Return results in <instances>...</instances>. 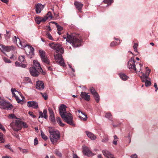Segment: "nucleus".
I'll return each mask as SVG.
<instances>
[{"label":"nucleus","mask_w":158,"mask_h":158,"mask_svg":"<svg viewBox=\"0 0 158 158\" xmlns=\"http://www.w3.org/2000/svg\"><path fill=\"white\" fill-rule=\"evenodd\" d=\"M63 38L66 39L67 42L72 43V45L74 47H78L81 45L82 38L79 35L77 36L75 33H72L69 34L67 33L66 36H63Z\"/></svg>","instance_id":"f257e3e1"},{"label":"nucleus","mask_w":158,"mask_h":158,"mask_svg":"<svg viewBox=\"0 0 158 158\" xmlns=\"http://www.w3.org/2000/svg\"><path fill=\"white\" fill-rule=\"evenodd\" d=\"M66 106L62 104L59 108V112L61 118L68 124L73 126L74 124L73 122V118L71 114L66 112Z\"/></svg>","instance_id":"f03ea898"},{"label":"nucleus","mask_w":158,"mask_h":158,"mask_svg":"<svg viewBox=\"0 0 158 158\" xmlns=\"http://www.w3.org/2000/svg\"><path fill=\"white\" fill-rule=\"evenodd\" d=\"M143 64L141 63H139L138 62H136L134 60L131 58L128 62V67L129 69H132L137 73L138 72H140L141 70V68Z\"/></svg>","instance_id":"7ed1b4c3"},{"label":"nucleus","mask_w":158,"mask_h":158,"mask_svg":"<svg viewBox=\"0 0 158 158\" xmlns=\"http://www.w3.org/2000/svg\"><path fill=\"white\" fill-rule=\"evenodd\" d=\"M49 132L50 134V140L53 143L56 142L60 139V133L56 129H49Z\"/></svg>","instance_id":"20e7f679"},{"label":"nucleus","mask_w":158,"mask_h":158,"mask_svg":"<svg viewBox=\"0 0 158 158\" xmlns=\"http://www.w3.org/2000/svg\"><path fill=\"white\" fill-rule=\"evenodd\" d=\"M39 55L43 64L46 65H50V62L46 52L44 51L39 50Z\"/></svg>","instance_id":"39448f33"},{"label":"nucleus","mask_w":158,"mask_h":158,"mask_svg":"<svg viewBox=\"0 0 158 158\" xmlns=\"http://www.w3.org/2000/svg\"><path fill=\"white\" fill-rule=\"evenodd\" d=\"M49 45L52 49L56 50L57 51L60 52L62 54L64 52L63 48L61 47V45L59 44H57L55 42L50 43L49 44Z\"/></svg>","instance_id":"423d86ee"},{"label":"nucleus","mask_w":158,"mask_h":158,"mask_svg":"<svg viewBox=\"0 0 158 158\" xmlns=\"http://www.w3.org/2000/svg\"><path fill=\"white\" fill-rule=\"evenodd\" d=\"M54 56L55 60L56 62L58 63V64L61 66H65L64 61L62 58L61 54L56 52V53L54 54Z\"/></svg>","instance_id":"0eeeda50"},{"label":"nucleus","mask_w":158,"mask_h":158,"mask_svg":"<svg viewBox=\"0 0 158 158\" xmlns=\"http://www.w3.org/2000/svg\"><path fill=\"white\" fill-rule=\"evenodd\" d=\"M13 105L10 104L8 102H6L3 99L0 100V108L4 109L11 110L13 108Z\"/></svg>","instance_id":"6e6552de"},{"label":"nucleus","mask_w":158,"mask_h":158,"mask_svg":"<svg viewBox=\"0 0 158 158\" xmlns=\"http://www.w3.org/2000/svg\"><path fill=\"white\" fill-rule=\"evenodd\" d=\"M14 124L15 125L18 127H23L24 128H27L28 127V125L26 123L19 120H16L14 123H12L10 124L11 126H12Z\"/></svg>","instance_id":"1a4fd4ad"},{"label":"nucleus","mask_w":158,"mask_h":158,"mask_svg":"<svg viewBox=\"0 0 158 158\" xmlns=\"http://www.w3.org/2000/svg\"><path fill=\"white\" fill-rule=\"evenodd\" d=\"M14 48V46H5L3 44L0 45V50L3 52L4 51L9 52L11 49L13 50Z\"/></svg>","instance_id":"9d476101"},{"label":"nucleus","mask_w":158,"mask_h":158,"mask_svg":"<svg viewBox=\"0 0 158 158\" xmlns=\"http://www.w3.org/2000/svg\"><path fill=\"white\" fill-rule=\"evenodd\" d=\"M30 72L32 76L34 77H37L39 75L40 71L35 66L31 67L30 68Z\"/></svg>","instance_id":"9b49d317"},{"label":"nucleus","mask_w":158,"mask_h":158,"mask_svg":"<svg viewBox=\"0 0 158 158\" xmlns=\"http://www.w3.org/2000/svg\"><path fill=\"white\" fill-rule=\"evenodd\" d=\"M89 93H86L85 92H81V93L80 96L81 97L80 98L81 99L83 98L86 101H89L90 100V96L88 95Z\"/></svg>","instance_id":"f8f14e48"},{"label":"nucleus","mask_w":158,"mask_h":158,"mask_svg":"<svg viewBox=\"0 0 158 158\" xmlns=\"http://www.w3.org/2000/svg\"><path fill=\"white\" fill-rule=\"evenodd\" d=\"M83 152L84 154L87 156H90L91 154V152L89 148L86 146H83Z\"/></svg>","instance_id":"ddd939ff"},{"label":"nucleus","mask_w":158,"mask_h":158,"mask_svg":"<svg viewBox=\"0 0 158 158\" xmlns=\"http://www.w3.org/2000/svg\"><path fill=\"white\" fill-rule=\"evenodd\" d=\"M27 106L29 107H32L36 109L38 107V103L35 101H29L27 102Z\"/></svg>","instance_id":"4468645a"},{"label":"nucleus","mask_w":158,"mask_h":158,"mask_svg":"<svg viewBox=\"0 0 158 158\" xmlns=\"http://www.w3.org/2000/svg\"><path fill=\"white\" fill-rule=\"evenodd\" d=\"M35 11L37 14L40 13L44 8V6L41 4L38 3L35 5Z\"/></svg>","instance_id":"2eb2a0df"},{"label":"nucleus","mask_w":158,"mask_h":158,"mask_svg":"<svg viewBox=\"0 0 158 158\" xmlns=\"http://www.w3.org/2000/svg\"><path fill=\"white\" fill-rule=\"evenodd\" d=\"M44 88V84L42 81H38L36 82V88L39 90H41Z\"/></svg>","instance_id":"dca6fc26"},{"label":"nucleus","mask_w":158,"mask_h":158,"mask_svg":"<svg viewBox=\"0 0 158 158\" xmlns=\"http://www.w3.org/2000/svg\"><path fill=\"white\" fill-rule=\"evenodd\" d=\"M33 64H34V65L33 66H35L40 71V72L42 71V74L43 75H44L45 73L44 72L41 67L40 66V63L36 60H34L33 61Z\"/></svg>","instance_id":"f3484780"},{"label":"nucleus","mask_w":158,"mask_h":158,"mask_svg":"<svg viewBox=\"0 0 158 158\" xmlns=\"http://www.w3.org/2000/svg\"><path fill=\"white\" fill-rule=\"evenodd\" d=\"M74 4L76 8L79 11L81 12L82 8L83 6V4L77 1L75 2Z\"/></svg>","instance_id":"a211bd4d"},{"label":"nucleus","mask_w":158,"mask_h":158,"mask_svg":"<svg viewBox=\"0 0 158 158\" xmlns=\"http://www.w3.org/2000/svg\"><path fill=\"white\" fill-rule=\"evenodd\" d=\"M14 39H15L16 42H17V41L19 42V44L22 48L26 47L28 45L24 43H22V42L20 41V39L19 38L17 37L16 36H14Z\"/></svg>","instance_id":"6ab92c4d"},{"label":"nucleus","mask_w":158,"mask_h":158,"mask_svg":"<svg viewBox=\"0 0 158 158\" xmlns=\"http://www.w3.org/2000/svg\"><path fill=\"white\" fill-rule=\"evenodd\" d=\"M47 112V110L46 109H45L44 110L43 113L42 111H40V116L39 118L44 117L45 118L47 119L48 118Z\"/></svg>","instance_id":"aec40b11"},{"label":"nucleus","mask_w":158,"mask_h":158,"mask_svg":"<svg viewBox=\"0 0 158 158\" xmlns=\"http://www.w3.org/2000/svg\"><path fill=\"white\" fill-rule=\"evenodd\" d=\"M119 76L120 78L123 81H126L128 80L129 77L127 76L126 74L123 73H120L119 74Z\"/></svg>","instance_id":"412c9836"},{"label":"nucleus","mask_w":158,"mask_h":158,"mask_svg":"<svg viewBox=\"0 0 158 158\" xmlns=\"http://www.w3.org/2000/svg\"><path fill=\"white\" fill-rule=\"evenodd\" d=\"M86 133L87 136L92 140H94L96 139V136L92 133L86 131Z\"/></svg>","instance_id":"4be33fe9"},{"label":"nucleus","mask_w":158,"mask_h":158,"mask_svg":"<svg viewBox=\"0 0 158 158\" xmlns=\"http://www.w3.org/2000/svg\"><path fill=\"white\" fill-rule=\"evenodd\" d=\"M81 113L82 114L83 116H81L80 115H79L78 117L80 118V119L83 121H86L87 120V115L85 114H84L82 112H81Z\"/></svg>","instance_id":"5701e85b"},{"label":"nucleus","mask_w":158,"mask_h":158,"mask_svg":"<svg viewBox=\"0 0 158 158\" xmlns=\"http://www.w3.org/2000/svg\"><path fill=\"white\" fill-rule=\"evenodd\" d=\"M102 152L103 154L106 158L108 157V156L111 153L110 152L106 150H102Z\"/></svg>","instance_id":"b1692460"},{"label":"nucleus","mask_w":158,"mask_h":158,"mask_svg":"<svg viewBox=\"0 0 158 158\" xmlns=\"http://www.w3.org/2000/svg\"><path fill=\"white\" fill-rule=\"evenodd\" d=\"M96 102L98 103L100 100L99 96L98 93L93 95Z\"/></svg>","instance_id":"393cba45"},{"label":"nucleus","mask_w":158,"mask_h":158,"mask_svg":"<svg viewBox=\"0 0 158 158\" xmlns=\"http://www.w3.org/2000/svg\"><path fill=\"white\" fill-rule=\"evenodd\" d=\"M141 73H142V76L140 77L142 81L144 80H144H147V79L148 78L149 75L146 74H144L142 72H141Z\"/></svg>","instance_id":"a878e982"},{"label":"nucleus","mask_w":158,"mask_h":158,"mask_svg":"<svg viewBox=\"0 0 158 158\" xmlns=\"http://www.w3.org/2000/svg\"><path fill=\"white\" fill-rule=\"evenodd\" d=\"M56 121L59 124V125L62 127H63L64 126V124L63 123H62L61 122V118L60 117H56Z\"/></svg>","instance_id":"bb28decb"},{"label":"nucleus","mask_w":158,"mask_h":158,"mask_svg":"<svg viewBox=\"0 0 158 158\" xmlns=\"http://www.w3.org/2000/svg\"><path fill=\"white\" fill-rule=\"evenodd\" d=\"M103 2L104 3L107 4V6L111 5V4L113 2V0H103Z\"/></svg>","instance_id":"cd10ccee"},{"label":"nucleus","mask_w":158,"mask_h":158,"mask_svg":"<svg viewBox=\"0 0 158 158\" xmlns=\"http://www.w3.org/2000/svg\"><path fill=\"white\" fill-rule=\"evenodd\" d=\"M25 56H19V60L22 63H24V61H25Z\"/></svg>","instance_id":"c85d7f7f"},{"label":"nucleus","mask_w":158,"mask_h":158,"mask_svg":"<svg viewBox=\"0 0 158 158\" xmlns=\"http://www.w3.org/2000/svg\"><path fill=\"white\" fill-rule=\"evenodd\" d=\"M11 91L12 92L13 96L14 97H15V96H17L15 92H16V94L17 93L19 94V92L18 91L16 90L15 89L12 88L11 89Z\"/></svg>","instance_id":"c756f323"},{"label":"nucleus","mask_w":158,"mask_h":158,"mask_svg":"<svg viewBox=\"0 0 158 158\" xmlns=\"http://www.w3.org/2000/svg\"><path fill=\"white\" fill-rule=\"evenodd\" d=\"M142 81L145 82V85L146 86H150L151 84V82L147 80H142Z\"/></svg>","instance_id":"7c9ffc66"},{"label":"nucleus","mask_w":158,"mask_h":158,"mask_svg":"<svg viewBox=\"0 0 158 158\" xmlns=\"http://www.w3.org/2000/svg\"><path fill=\"white\" fill-rule=\"evenodd\" d=\"M114 139L113 142L114 144L116 145L117 144V141H118V138L116 135H114Z\"/></svg>","instance_id":"2f4dec72"},{"label":"nucleus","mask_w":158,"mask_h":158,"mask_svg":"<svg viewBox=\"0 0 158 158\" xmlns=\"http://www.w3.org/2000/svg\"><path fill=\"white\" fill-rule=\"evenodd\" d=\"M116 121L112 120V124L113 126V127L114 128L118 127L119 126L120 124V123L117 124L116 123Z\"/></svg>","instance_id":"473e14b6"},{"label":"nucleus","mask_w":158,"mask_h":158,"mask_svg":"<svg viewBox=\"0 0 158 158\" xmlns=\"http://www.w3.org/2000/svg\"><path fill=\"white\" fill-rule=\"evenodd\" d=\"M28 48L29 49L30 52L29 53H32L33 54V53L34 51V48L32 47V46H31L30 45H27Z\"/></svg>","instance_id":"72a5a7b5"},{"label":"nucleus","mask_w":158,"mask_h":158,"mask_svg":"<svg viewBox=\"0 0 158 158\" xmlns=\"http://www.w3.org/2000/svg\"><path fill=\"white\" fill-rule=\"evenodd\" d=\"M41 135L42 138L44 140H47L48 139L47 137L44 134L42 130H41Z\"/></svg>","instance_id":"f704fd0d"},{"label":"nucleus","mask_w":158,"mask_h":158,"mask_svg":"<svg viewBox=\"0 0 158 158\" xmlns=\"http://www.w3.org/2000/svg\"><path fill=\"white\" fill-rule=\"evenodd\" d=\"M46 37L47 38H48L49 40H53V38L50 33L48 32H47L46 34Z\"/></svg>","instance_id":"c9c22d12"},{"label":"nucleus","mask_w":158,"mask_h":158,"mask_svg":"<svg viewBox=\"0 0 158 158\" xmlns=\"http://www.w3.org/2000/svg\"><path fill=\"white\" fill-rule=\"evenodd\" d=\"M50 119L52 122L53 123L55 122V119L54 117V115H50Z\"/></svg>","instance_id":"e433bc0d"},{"label":"nucleus","mask_w":158,"mask_h":158,"mask_svg":"<svg viewBox=\"0 0 158 158\" xmlns=\"http://www.w3.org/2000/svg\"><path fill=\"white\" fill-rule=\"evenodd\" d=\"M105 116L106 117L110 119V120H111L112 119V115L110 113H106Z\"/></svg>","instance_id":"4c0bfd02"},{"label":"nucleus","mask_w":158,"mask_h":158,"mask_svg":"<svg viewBox=\"0 0 158 158\" xmlns=\"http://www.w3.org/2000/svg\"><path fill=\"white\" fill-rule=\"evenodd\" d=\"M89 89L91 93L93 95L97 93L93 87H90Z\"/></svg>","instance_id":"58836bf2"},{"label":"nucleus","mask_w":158,"mask_h":158,"mask_svg":"<svg viewBox=\"0 0 158 158\" xmlns=\"http://www.w3.org/2000/svg\"><path fill=\"white\" fill-rule=\"evenodd\" d=\"M4 142V140L3 138L2 134L0 133V143H3Z\"/></svg>","instance_id":"ea45409f"},{"label":"nucleus","mask_w":158,"mask_h":158,"mask_svg":"<svg viewBox=\"0 0 158 158\" xmlns=\"http://www.w3.org/2000/svg\"><path fill=\"white\" fill-rule=\"evenodd\" d=\"M40 93L41 94L43 97L44 99L45 100H46L48 99V96L46 93L44 94L40 92Z\"/></svg>","instance_id":"a19ab883"},{"label":"nucleus","mask_w":158,"mask_h":158,"mask_svg":"<svg viewBox=\"0 0 158 158\" xmlns=\"http://www.w3.org/2000/svg\"><path fill=\"white\" fill-rule=\"evenodd\" d=\"M46 16L48 18V19H52V13H51V12H50V11L48 12V13H47Z\"/></svg>","instance_id":"79ce46f5"},{"label":"nucleus","mask_w":158,"mask_h":158,"mask_svg":"<svg viewBox=\"0 0 158 158\" xmlns=\"http://www.w3.org/2000/svg\"><path fill=\"white\" fill-rule=\"evenodd\" d=\"M48 19L46 16H45L44 18L40 17L41 23H44Z\"/></svg>","instance_id":"37998d69"},{"label":"nucleus","mask_w":158,"mask_h":158,"mask_svg":"<svg viewBox=\"0 0 158 158\" xmlns=\"http://www.w3.org/2000/svg\"><path fill=\"white\" fill-rule=\"evenodd\" d=\"M35 21L37 24H39L41 23L40 17H36L35 18Z\"/></svg>","instance_id":"c03bdc74"},{"label":"nucleus","mask_w":158,"mask_h":158,"mask_svg":"<svg viewBox=\"0 0 158 158\" xmlns=\"http://www.w3.org/2000/svg\"><path fill=\"white\" fill-rule=\"evenodd\" d=\"M15 98L18 103L22 104V100H20L18 96H15Z\"/></svg>","instance_id":"a18cd8bd"},{"label":"nucleus","mask_w":158,"mask_h":158,"mask_svg":"<svg viewBox=\"0 0 158 158\" xmlns=\"http://www.w3.org/2000/svg\"><path fill=\"white\" fill-rule=\"evenodd\" d=\"M55 152L57 156H59V157H61V153L58 150H55Z\"/></svg>","instance_id":"49530a36"},{"label":"nucleus","mask_w":158,"mask_h":158,"mask_svg":"<svg viewBox=\"0 0 158 158\" xmlns=\"http://www.w3.org/2000/svg\"><path fill=\"white\" fill-rule=\"evenodd\" d=\"M3 60L6 63H10L11 62V61L9 59L5 57L3 58Z\"/></svg>","instance_id":"de8ad7c7"},{"label":"nucleus","mask_w":158,"mask_h":158,"mask_svg":"<svg viewBox=\"0 0 158 158\" xmlns=\"http://www.w3.org/2000/svg\"><path fill=\"white\" fill-rule=\"evenodd\" d=\"M48 70L51 71H53V68L52 66V64H50V65H46Z\"/></svg>","instance_id":"09e8293b"},{"label":"nucleus","mask_w":158,"mask_h":158,"mask_svg":"<svg viewBox=\"0 0 158 158\" xmlns=\"http://www.w3.org/2000/svg\"><path fill=\"white\" fill-rule=\"evenodd\" d=\"M48 110L49 113L50 114V115L54 114V113L53 112V111L52 109L51 108L49 107L48 108Z\"/></svg>","instance_id":"8fccbe9b"},{"label":"nucleus","mask_w":158,"mask_h":158,"mask_svg":"<svg viewBox=\"0 0 158 158\" xmlns=\"http://www.w3.org/2000/svg\"><path fill=\"white\" fill-rule=\"evenodd\" d=\"M118 44H117V42H116L113 41V42H112L110 43V46L111 47H114V46H116V45H117Z\"/></svg>","instance_id":"3c124183"},{"label":"nucleus","mask_w":158,"mask_h":158,"mask_svg":"<svg viewBox=\"0 0 158 158\" xmlns=\"http://www.w3.org/2000/svg\"><path fill=\"white\" fill-rule=\"evenodd\" d=\"M5 147L6 148H8V149H10V151H12V152L13 151V150L12 149V148H11L10 145L7 144V145H5Z\"/></svg>","instance_id":"603ef678"},{"label":"nucleus","mask_w":158,"mask_h":158,"mask_svg":"<svg viewBox=\"0 0 158 158\" xmlns=\"http://www.w3.org/2000/svg\"><path fill=\"white\" fill-rule=\"evenodd\" d=\"M56 27L57 28L58 31H61L63 29V27L59 25L58 26H57V27Z\"/></svg>","instance_id":"864d4df0"},{"label":"nucleus","mask_w":158,"mask_h":158,"mask_svg":"<svg viewBox=\"0 0 158 158\" xmlns=\"http://www.w3.org/2000/svg\"><path fill=\"white\" fill-rule=\"evenodd\" d=\"M28 114L32 117H33L34 118L35 117V116L34 115L33 113L31 111H29Z\"/></svg>","instance_id":"5fc2aeb1"},{"label":"nucleus","mask_w":158,"mask_h":158,"mask_svg":"<svg viewBox=\"0 0 158 158\" xmlns=\"http://www.w3.org/2000/svg\"><path fill=\"white\" fill-rule=\"evenodd\" d=\"M38 141L37 138H35L34 139V144L35 145L38 144Z\"/></svg>","instance_id":"6e6d98bb"},{"label":"nucleus","mask_w":158,"mask_h":158,"mask_svg":"<svg viewBox=\"0 0 158 158\" xmlns=\"http://www.w3.org/2000/svg\"><path fill=\"white\" fill-rule=\"evenodd\" d=\"M9 115L10 117L11 118H17L16 116L14 114H10Z\"/></svg>","instance_id":"4d7b16f0"},{"label":"nucleus","mask_w":158,"mask_h":158,"mask_svg":"<svg viewBox=\"0 0 158 158\" xmlns=\"http://www.w3.org/2000/svg\"><path fill=\"white\" fill-rule=\"evenodd\" d=\"M21 64L18 61H16L15 62V65L17 67H20Z\"/></svg>","instance_id":"13d9d810"},{"label":"nucleus","mask_w":158,"mask_h":158,"mask_svg":"<svg viewBox=\"0 0 158 158\" xmlns=\"http://www.w3.org/2000/svg\"><path fill=\"white\" fill-rule=\"evenodd\" d=\"M154 86L156 89V90H155L156 92H157V90H158V88L157 87V85L156 83H154Z\"/></svg>","instance_id":"bf43d9fd"},{"label":"nucleus","mask_w":158,"mask_h":158,"mask_svg":"<svg viewBox=\"0 0 158 158\" xmlns=\"http://www.w3.org/2000/svg\"><path fill=\"white\" fill-rule=\"evenodd\" d=\"M19 149L23 153L28 152V151L27 150H23L21 148H19Z\"/></svg>","instance_id":"052dcab7"},{"label":"nucleus","mask_w":158,"mask_h":158,"mask_svg":"<svg viewBox=\"0 0 158 158\" xmlns=\"http://www.w3.org/2000/svg\"><path fill=\"white\" fill-rule=\"evenodd\" d=\"M25 80L27 81L28 83H30L31 81V79L29 77L25 78Z\"/></svg>","instance_id":"680f3d73"},{"label":"nucleus","mask_w":158,"mask_h":158,"mask_svg":"<svg viewBox=\"0 0 158 158\" xmlns=\"http://www.w3.org/2000/svg\"><path fill=\"white\" fill-rule=\"evenodd\" d=\"M10 34H6L5 36V38L6 39H9L10 38Z\"/></svg>","instance_id":"e2e57ef3"},{"label":"nucleus","mask_w":158,"mask_h":158,"mask_svg":"<svg viewBox=\"0 0 158 158\" xmlns=\"http://www.w3.org/2000/svg\"><path fill=\"white\" fill-rule=\"evenodd\" d=\"M131 157L132 158H137V156L136 154L132 155L131 156Z\"/></svg>","instance_id":"0e129e2a"},{"label":"nucleus","mask_w":158,"mask_h":158,"mask_svg":"<svg viewBox=\"0 0 158 158\" xmlns=\"http://www.w3.org/2000/svg\"><path fill=\"white\" fill-rule=\"evenodd\" d=\"M20 67L23 68H25L27 67V66L26 64L21 63Z\"/></svg>","instance_id":"69168bd1"},{"label":"nucleus","mask_w":158,"mask_h":158,"mask_svg":"<svg viewBox=\"0 0 158 158\" xmlns=\"http://www.w3.org/2000/svg\"><path fill=\"white\" fill-rule=\"evenodd\" d=\"M107 158H114V156L111 153L109 156H108V157H107Z\"/></svg>","instance_id":"338daca9"},{"label":"nucleus","mask_w":158,"mask_h":158,"mask_svg":"<svg viewBox=\"0 0 158 158\" xmlns=\"http://www.w3.org/2000/svg\"><path fill=\"white\" fill-rule=\"evenodd\" d=\"M138 46V44L137 43H135L133 46L134 48H137Z\"/></svg>","instance_id":"774afa93"}]
</instances>
